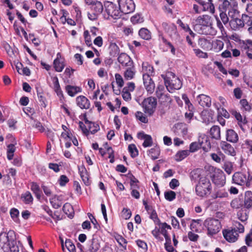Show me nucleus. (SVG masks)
Masks as SVG:
<instances>
[{
  "mask_svg": "<svg viewBox=\"0 0 252 252\" xmlns=\"http://www.w3.org/2000/svg\"><path fill=\"white\" fill-rule=\"evenodd\" d=\"M15 233L13 230L0 234V247L4 252H20L23 250V246L17 242Z\"/></svg>",
  "mask_w": 252,
  "mask_h": 252,
  "instance_id": "f257e3e1",
  "label": "nucleus"
},
{
  "mask_svg": "<svg viewBox=\"0 0 252 252\" xmlns=\"http://www.w3.org/2000/svg\"><path fill=\"white\" fill-rule=\"evenodd\" d=\"M193 27L195 31L200 34L215 35L216 30L212 27L211 17L208 15L198 16L194 20Z\"/></svg>",
  "mask_w": 252,
  "mask_h": 252,
  "instance_id": "f03ea898",
  "label": "nucleus"
},
{
  "mask_svg": "<svg viewBox=\"0 0 252 252\" xmlns=\"http://www.w3.org/2000/svg\"><path fill=\"white\" fill-rule=\"evenodd\" d=\"M161 76L164 79L165 85L169 92L172 93L174 90H179L182 87L181 80L172 72L168 71Z\"/></svg>",
  "mask_w": 252,
  "mask_h": 252,
  "instance_id": "7ed1b4c3",
  "label": "nucleus"
},
{
  "mask_svg": "<svg viewBox=\"0 0 252 252\" xmlns=\"http://www.w3.org/2000/svg\"><path fill=\"white\" fill-rule=\"evenodd\" d=\"M211 190L212 186L210 180L205 177H201L195 188L196 194L201 197H207L211 193Z\"/></svg>",
  "mask_w": 252,
  "mask_h": 252,
  "instance_id": "20e7f679",
  "label": "nucleus"
},
{
  "mask_svg": "<svg viewBox=\"0 0 252 252\" xmlns=\"http://www.w3.org/2000/svg\"><path fill=\"white\" fill-rule=\"evenodd\" d=\"M252 177L249 173L235 172L232 176L233 182L240 186H246L249 187L252 185Z\"/></svg>",
  "mask_w": 252,
  "mask_h": 252,
  "instance_id": "39448f33",
  "label": "nucleus"
},
{
  "mask_svg": "<svg viewBox=\"0 0 252 252\" xmlns=\"http://www.w3.org/2000/svg\"><path fill=\"white\" fill-rule=\"evenodd\" d=\"M105 11L107 14L114 19H118L122 16L120 9L112 2L107 1L104 3Z\"/></svg>",
  "mask_w": 252,
  "mask_h": 252,
  "instance_id": "423d86ee",
  "label": "nucleus"
},
{
  "mask_svg": "<svg viewBox=\"0 0 252 252\" xmlns=\"http://www.w3.org/2000/svg\"><path fill=\"white\" fill-rule=\"evenodd\" d=\"M118 2L122 13L129 14L135 9V4L132 0H118Z\"/></svg>",
  "mask_w": 252,
  "mask_h": 252,
  "instance_id": "0eeeda50",
  "label": "nucleus"
},
{
  "mask_svg": "<svg viewBox=\"0 0 252 252\" xmlns=\"http://www.w3.org/2000/svg\"><path fill=\"white\" fill-rule=\"evenodd\" d=\"M205 225L209 233L212 235L217 233L221 228L220 222L217 219H208L205 220Z\"/></svg>",
  "mask_w": 252,
  "mask_h": 252,
  "instance_id": "6e6552de",
  "label": "nucleus"
},
{
  "mask_svg": "<svg viewBox=\"0 0 252 252\" xmlns=\"http://www.w3.org/2000/svg\"><path fill=\"white\" fill-rule=\"evenodd\" d=\"M157 105V101L155 98L149 97L143 101V106L145 112L151 115L154 112Z\"/></svg>",
  "mask_w": 252,
  "mask_h": 252,
  "instance_id": "1a4fd4ad",
  "label": "nucleus"
},
{
  "mask_svg": "<svg viewBox=\"0 0 252 252\" xmlns=\"http://www.w3.org/2000/svg\"><path fill=\"white\" fill-rule=\"evenodd\" d=\"M222 234L225 239L230 243L236 242L239 237L238 233L235 229L232 227L223 230Z\"/></svg>",
  "mask_w": 252,
  "mask_h": 252,
  "instance_id": "9d476101",
  "label": "nucleus"
},
{
  "mask_svg": "<svg viewBox=\"0 0 252 252\" xmlns=\"http://www.w3.org/2000/svg\"><path fill=\"white\" fill-rule=\"evenodd\" d=\"M144 87L148 93L152 94L155 88V85L151 77L147 75H143Z\"/></svg>",
  "mask_w": 252,
  "mask_h": 252,
  "instance_id": "9b49d317",
  "label": "nucleus"
},
{
  "mask_svg": "<svg viewBox=\"0 0 252 252\" xmlns=\"http://www.w3.org/2000/svg\"><path fill=\"white\" fill-rule=\"evenodd\" d=\"M198 143L205 152H208L211 148L208 137L204 134H200L198 138Z\"/></svg>",
  "mask_w": 252,
  "mask_h": 252,
  "instance_id": "f8f14e48",
  "label": "nucleus"
},
{
  "mask_svg": "<svg viewBox=\"0 0 252 252\" xmlns=\"http://www.w3.org/2000/svg\"><path fill=\"white\" fill-rule=\"evenodd\" d=\"M7 137L11 138V142L12 143L7 146V158L8 159L11 160L13 158L14 153L16 150L15 145L17 144V142L15 138L11 134L8 135Z\"/></svg>",
  "mask_w": 252,
  "mask_h": 252,
  "instance_id": "ddd939ff",
  "label": "nucleus"
},
{
  "mask_svg": "<svg viewBox=\"0 0 252 252\" xmlns=\"http://www.w3.org/2000/svg\"><path fill=\"white\" fill-rule=\"evenodd\" d=\"M118 61L123 66L126 67L131 66L134 65L132 60L126 53H121L118 58Z\"/></svg>",
  "mask_w": 252,
  "mask_h": 252,
  "instance_id": "4468645a",
  "label": "nucleus"
},
{
  "mask_svg": "<svg viewBox=\"0 0 252 252\" xmlns=\"http://www.w3.org/2000/svg\"><path fill=\"white\" fill-rule=\"evenodd\" d=\"M161 27L170 37H172L176 34V26L174 24L163 22L161 24Z\"/></svg>",
  "mask_w": 252,
  "mask_h": 252,
  "instance_id": "2eb2a0df",
  "label": "nucleus"
},
{
  "mask_svg": "<svg viewBox=\"0 0 252 252\" xmlns=\"http://www.w3.org/2000/svg\"><path fill=\"white\" fill-rule=\"evenodd\" d=\"M174 131L179 136L184 137L188 133V127L183 123H178L175 125Z\"/></svg>",
  "mask_w": 252,
  "mask_h": 252,
  "instance_id": "dca6fc26",
  "label": "nucleus"
},
{
  "mask_svg": "<svg viewBox=\"0 0 252 252\" xmlns=\"http://www.w3.org/2000/svg\"><path fill=\"white\" fill-rule=\"evenodd\" d=\"M198 103L202 107H209L211 105V99L210 96L201 94L197 96Z\"/></svg>",
  "mask_w": 252,
  "mask_h": 252,
  "instance_id": "f3484780",
  "label": "nucleus"
},
{
  "mask_svg": "<svg viewBox=\"0 0 252 252\" xmlns=\"http://www.w3.org/2000/svg\"><path fill=\"white\" fill-rule=\"evenodd\" d=\"M220 147L223 151L227 155L234 156L235 155V151L234 148L225 141H221Z\"/></svg>",
  "mask_w": 252,
  "mask_h": 252,
  "instance_id": "a211bd4d",
  "label": "nucleus"
},
{
  "mask_svg": "<svg viewBox=\"0 0 252 252\" xmlns=\"http://www.w3.org/2000/svg\"><path fill=\"white\" fill-rule=\"evenodd\" d=\"M77 105L81 109H88L90 107V101L84 96L80 95L76 98Z\"/></svg>",
  "mask_w": 252,
  "mask_h": 252,
  "instance_id": "6ab92c4d",
  "label": "nucleus"
},
{
  "mask_svg": "<svg viewBox=\"0 0 252 252\" xmlns=\"http://www.w3.org/2000/svg\"><path fill=\"white\" fill-rule=\"evenodd\" d=\"M63 197L62 195H55L50 198V202L55 209H58L62 205Z\"/></svg>",
  "mask_w": 252,
  "mask_h": 252,
  "instance_id": "aec40b11",
  "label": "nucleus"
},
{
  "mask_svg": "<svg viewBox=\"0 0 252 252\" xmlns=\"http://www.w3.org/2000/svg\"><path fill=\"white\" fill-rule=\"evenodd\" d=\"M226 140L231 143H236L238 141V134L233 129H230L226 131Z\"/></svg>",
  "mask_w": 252,
  "mask_h": 252,
  "instance_id": "412c9836",
  "label": "nucleus"
},
{
  "mask_svg": "<svg viewBox=\"0 0 252 252\" xmlns=\"http://www.w3.org/2000/svg\"><path fill=\"white\" fill-rule=\"evenodd\" d=\"M127 68L124 72V76L125 79L129 80L132 79L135 74L136 70L134 65L126 67Z\"/></svg>",
  "mask_w": 252,
  "mask_h": 252,
  "instance_id": "4be33fe9",
  "label": "nucleus"
},
{
  "mask_svg": "<svg viewBox=\"0 0 252 252\" xmlns=\"http://www.w3.org/2000/svg\"><path fill=\"white\" fill-rule=\"evenodd\" d=\"M79 170L83 182L86 185L88 186L90 182L89 181V175L86 169L84 166H82L79 168Z\"/></svg>",
  "mask_w": 252,
  "mask_h": 252,
  "instance_id": "5701e85b",
  "label": "nucleus"
},
{
  "mask_svg": "<svg viewBox=\"0 0 252 252\" xmlns=\"http://www.w3.org/2000/svg\"><path fill=\"white\" fill-rule=\"evenodd\" d=\"M61 54L58 53L57 54V58L54 61V66L56 71L58 72H61L64 68V64L62 61H61Z\"/></svg>",
  "mask_w": 252,
  "mask_h": 252,
  "instance_id": "b1692460",
  "label": "nucleus"
},
{
  "mask_svg": "<svg viewBox=\"0 0 252 252\" xmlns=\"http://www.w3.org/2000/svg\"><path fill=\"white\" fill-rule=\"evenodd\" d=\"M53 82V89L57 95L60 97H63V93L60 87L58 78L55 76L52 78Z\"/></svg>",
  "mask_w": 252,
  "mask_h": 252,
  "instance_id": "393cba45",
  "label": "nucleus"
},
{
  "mask_svg": "<svg viewBox=\"0 0 252 252\" xmlns=\"http://www.w3.org/2000/svg\"><path fill=\"white\" fill-rule=\"evenodd\" d=\"M230 23L231 28L235 30L242 28L244 26L242 18L241 19L236 18L232 19L230 21Z\"/></svg>",
  "mask_w": 252,
  "mask_h": 252,
  "instance_id": "a878e982",
  "label": "nucleus"
},
{
  "mask_svg": "<svg viewBox=\"0 0 252 252\" xmlns=\"http://www.w3.org/2000/svg\"><path fill=\"white\" fill-rule=\"evenodd\" d=\"M210 135L213 138L216 140L220 139V130L219 126H214L210 130Z\"/></svg>",
  "mask_w": 252,
  "mask_h": 252,
  "instance_id": "bb28decb",
  "label": "nucleus"
},
{
  "mask_svg": "<svg viewBox=\"0 0 252 252\" xmlns=\"http://www.w3.org/2000/svg\"><path fill=\"white\" fill-rule=\"evenodd\" d=\"M228 194L227 191L224 189H217L212 195V197L213 199L217 198H223L227 197Z\"/></svg>",
  "mask_w": 252,
  "mask_h": 252,
  "instance_id": "cd10ccee",
  "label": "nucleus"
},
{
  "mask_svg": "<svg viewBox=\"0 0 252 252\" xmlns=\"http://www.w3.org/2000/svg\"><path fill=\"white\" fill-rule=\"evenodd\" d=\"M65 90L69 95L74 96L77 93L81 91V89L79 87L68 85L65 87Z\"/></svg>",
  "mask_w": 252,
  "mask_h": 252,
  "instance_id": "c85d7f7f",
  "label": "nucleus"
},
{
  "mask_svg": "<svg viewBox=\"0 0 252 252\" xmlns=\"http://www.w3.org/2000/svg\"><path fill=\"white\" fill-rule=\"evenodd\" d=\"M224 43L220 40H215L211 43V48H212L215 52H219L223 47Z\"/></svg>",
  "mask_w": 252,
  "mask_h": 252,
  "instance_id": "c756f323",
  "label": "nucleus"
},
{
  "mask_svg": "<svg viewBox=\"0 0 252 252\" xmlns=\"http://www.w3.org/2000/svg\"><path fill=\"white\" fill-rule=\"evenodd\" d=\"M189 153L188 150L180 151L175 155V159L177 161H181L189 156Z\"/></svg>",
  "mask_w": 252,
  "mask_h": 252,
  "instance_id": "7c9ffc66",
  "label": "nucleus"
},
{
  "mask_svg": "<svg viewBox=\"0 0 252 252\" xmlns=\"http://www.w3.org/2000/svg\"><path fill=\"white\" fill-rule=\"evenodd\" d=\"M142 71L143 72V75H147L150 76L154 72V68L148 63H143L142 64Z\"/></svg>",
  "mask_w": 252,
  "mask_h": 252,
  "instance_id": "2f4dec72",
  "label": "nucleus"
},
{
  "mask_svg": "<svg viewBox=\"0 0 252 252\" xmlns=\"http://www.w3.org/2000/svg\"><path fill=\"white\" fill-rule=\"evenodd\" d=\"M139 35L145 40H149L151 38V32L147 29L141 28L139 31Z\"/></svg>",
  "mask_w": 252,
  "mask_h": 252,
  "instance_id": "473e14b6",
  "label": "nucleus"
},
{
  "mask_svg": "<svg viewBox=\"0 0 252 252\" xmlns=\"http://www.w3.org/2000/svg\"><path fill=\"white\" fill-rule=\"evenodd\" d=\"M91 8L92 11L96 12V13L99 15L102 13L103 10L102 3L98 0H96L94 4L91 6Z\"/></svg>",
  "mask_w": 252,
  "mask_h": 252,
  "instance_id": "72a5a7b5",
  "label": "nucleus"
},
{
  "mask_svg": "<svg viewBox=\"0 0 252 252\" xmlns=\"http://www.w3.org/2000/svg\"><path fill=\"white\" fill-rule=\"evenodd\" d=\"M199 4L202 5V6H205L208 5L207 8H209L210 12L211 13L214 14L215 12V8L214 4L213 3V1H205V0H195Z\"/></svg>",
  "mask_w": 252,
  "mask_h": 252,
  "instance_id": "f704fd0d",
  "label": "nucleus"
},
{
  "mask_svg": "<svg viewBox=\"0 0 252 252\" xmlns=\"http://www.w3.org/2000/svg\"><path fill=\"white\" fill-rule=\"evenodd\" d=\"M159 154L160 150L158 147H155L151 149L148 152V155L154 160L157 159Z\"/></svg>",
  "mask_w": 252,
  "mask_h": 252,
  "instance_id": "c9c22d12",
  "label": "nucleus"
},
{
  "mask_svg": "<svg viewBox=\"0 0 252 252\" xmlns=\"http://www.w3.org/2000/svg\"><path fill=\"white\" fill-rule=\"evenodd\" d=\"M85 123L88 124L89 133L94 134L99 129V126L98 125L90 122L89 121H85Z\"/></svg>",
  "mask_w": 252,
  "mask_h": 252,
  "instance_id": "e433bc0d",
  "label": "nucleus"
},
{
  "mask_svg": "<svg viewBox=\"0 0 252 252\" xmlns=\"http://www.w3.org/2000/svg\"><path fill=\"white\" fill-rule=\"evenodd\" d=\"M245 206L247 208H250L252 206V192L247 191L245 197Z\"/></svg>",
  "mask_w": 252,
  "mask_h": 252,
  "instance_id": "4c0bfd02",
  "label": "nucleus"
},
{
  "mask_svg": "<svg viewBox=\"0 0 252 252\" xmlns=\"http://www.w3.org/2000/svg\"><path fill=\"white\" fill-rule=\"evenodd\" d=\"M198 44L199 46L204 50H209L211 49V42L205 38L200 39L198 41Z\"/></svg>",
  "mask_w": 252,
  "mask_h": 252,
  "instance_id": "58836bf2",
  "label": "nucleus"
},
{
  "mask_svg": "<svg viewBox=\"0 0 252 252\" xmlns=\"http://www.w3.org/2000/svg\"><path fill=\"white\" fill-rule=\"evenodd\" d=\"M222 168L229 175L233 170V163L230 161H225L223 164Z\"/></svg>",
  "mask_w": 252,
  "mask_h": 252,
  "instance_id": "ea45409f",
  "label": "nucleus"
},
{
  "mask_svg": "<svg viewBox=\"0 0 252 252\" xmlns=\"http://www.w3.org/2000/svg\"><path fill=\"white\" fill-rule=\"evenodd\" d=\"M100 245L97 240L93 239L91 240V244L89 248L90 252H96L99 249Z\"/></svg>",
  "mask_w": 252,
  "mask_h": 252,
  "instance_id": "a19ab883",
  "label": "nucleus"
},
{
  "mask_svg": "<svg viewBox=\"0 0 252 252\" xmlns=\"http://www.w3.org/2000/svg\"><path fill=\"white\" fill-rule=\"evenodd\" d=\"M237 8V6H234L233 5H232V6L229 9L228 12V16L233 19L237 18V16L239 14V11Z\"/></svg>",
  "mask_w": 252,
  "mask_h": 252,
  "instance_id": "79ce46f5",
  "label": "nucleus"
},
{
  "mask_svg": "<svg viewBox=\"0 0 252 252\" xmlns=\"http://www.w3.org/2000/svg\"><path fill=\"white\" fill-rule=\"evenodd\" d=\"M201 220H193L190 224V229L192 231H197L201 226Z\"/></svg>",
  "mask_w": 252,
  "mask_h": 252,
  "instance_id": "37998d69",
  "label": "nucleus"
},
{
  "mask_svg": "<svg viewBox=\"0 0 252 252\" xmlns=\"http://www.w3.org/2000/svg\"><path fill=\"white\" fill-rule=\"evenodd\" d=\"M23 201L26 204H29L32 202L33 198L31 193L29 191H27L22 195Z\"/></svg>",
  "mask_w": 252,
  "mask_h": 252,
  "instance_id": "c03bdc74",
  "label": "nucleus"
},
{
  "mask_svg": "<svg viewBox=\"0 0 252 252\" xmlns=\"http://www.w3.org/2000/svg\"><path fill=\"white\" fill-rule=\"evenodd\" d=\"M233 229H235L237 233H243L244 232V226L239 222L235 221L233 223Z\"/></svg>",
  "mask_w": 252,
  "mask_h": 252,
  "instance_id": "a18cd8bd",
  "label": "nucleus"
},
{
  "mask_svg": "<svg viewBox=\"0 0 252 252\" xmlns=\"http://www.w3.org/2000/svg\"><path fill=\"white\" fill-rule=\"evenodd\" d=\"M232 6L231 2L228 0H224L222 3L219 6V10L220 11L225 12L229 7Z\"/></svg>",
  "mask_w": 252,
  "mask_h": 252,
  "instance_id": "49530a36",
  "label": "nucleus"
},
{
  "mask_svg": "<svg viewBox=\"0 0 252 252\" xmlns=\"http://www.w3.org/2000/svg\"><path fill=\"white\" fill-rule=\"evenodd\" d=\"M65 246L70 252H76L75 246L70 239H67L65 242Z\"/></svg>",
  "mask_w": 252,
  "mask_h": 252,
  "instance_id": "de8ad7c7",
  "label": "nucleus"
},
{
  "mask_svg": "<svg viewBox=\"0 0 252 252\" xmlns=\"http://www.w3.org/2000/svg\"><path fill=\"white\" fill-rule=\"evenodd\" d=\"M165 198L169 201H172L176 197V193L172 190H168L164 192Z\"/></svg>",
  "mask_w": 252,
  "mask_h": 252,
  "instance_id": "09e8293b",
  "label": "nucleus"
},
{
  "mask_svg": "<svg viewBox=\"0 0 252 252\" xmlns=\"http://www.w3.org/2000/svg\"><path fill=\"white\" fill-rule=\"evenodd\" d=\"M235 117L238 121V124L241 127V129H243V125H244L246 123L247 121L245 119H243L242 116L239 113L235 112Z\"/></svg>",
  "mask_w": 252,
  "mask_h": 252,
  "instance_id": "8fccbe9b",
  "label": "nucleus"
},
{
  "mask_svg": "<svg viewBox=\"0 0 252 252\" xmlns=\"http://www.w3.org/2000/svg\"><path fill=\"white\" fill-rule=\"evenodd\" d=\"M135 117L137 120L144 123H148V120L145 115L141 112L137 111L135 113Z\"/></svg>",
  "mask_w": 252,
  "mask_h": 252,
  "instance_id": "3c124183",
  "label": "nucleus"
},
{
  "mask_svg": "<svg viewBox=\"0 0 252 252\" xmlns=\"http://www.w3.org/2000/svg\"><path fill=\"white\" fill-rule=\"evenodd\" d=\"M63 210L64 213L69 216L73 212V208L70 204L66 203L63 206Z\"/></svg>",
  "mask_w": 252,
  "mask_h": 252,
  "instance_id": "603ef678",
  "label": "nucleus"
},
{
  "mask_svg": "<svg viewBox=\"0 0 252 252\" xmlns=\"http://www.w3.org/2000/svg\"><path fill=\"white\" fill-rule=\"evenodd\" d=\"M237 217L239 220L242 222L245 221L248 219V216L245 211L239 210L237 213Z\"/></svg>",
  "mask_w": 252,
  "mask_h": 252,
  "instance_id": "864d4df0",
  "label": "nucleus"
},
{
  "mask_svg": "<svg viewBox=\"0 0 252 252\" xmlns=\"http://www.w3.org/2000/svg\"><path fill=\"white\" fill-rule=\"evenodd\" d=\"M128 151L132 158L138 156V151L134 144H130L128 146Z\"/></svg>",
  "mask_w": 252,
  "mask_h": 252,
  "instance_id": "5fc2aeb1",
  "label": "nucleus"
},
{
  "mask_svg": "<svg viewBox=\"0 0 252 252\" xmlns=\"http://www.w3.org/2000/svg\"><path fill=\"white\" fill-rule=\"evenodd\" d=\"M193 51L196 56L199 58L207 59L208 57V55L207 53L204 52L199 49H194Z\"/></svg>",
  "mask_w": 252,
  "mask_h": 252,
  "instance_id": "6e6d98bb",
  "label": "nucleus"
},
{
  "mask_svg": "<svg viewBox=\"0 0 252 252\" xmlns=\"http://www.w3.org/2000/svg\"><path fill=\"white\" fill-rule=\"evenodd\" d=\"M242 18L243 20L244 25H247L250 26L252 24V17L249 16L246 14H242Z\"/></svg>",
  "mask_w": 252,
  "mask_h": 252,
  "instance_id": "4d7b16f0",
  "label": "nucleus"
},
{
  "mask_svg": "<svg viewBox=\"0 0 252 252\" xmlns=\"http://www.w3.org/2000/svg\"><path fill=\"white\" fill-rule=\"evenodd\" d=\"M2 45L6 51L9 56H12L13 55V51L8 43L5 41L2 42Z\"/></svg>",
  "mask_w": 252,
  "mask_h": 252,
  "instance_id": "13d9d810",
  "label": "nucleus"
},
{
  "mask_svg": "<svg viewBox=\"0 0 252 252\" xmlns=\"http://www.w3.org/2000/svg\"><path fill=\"white\" fill-rule=\"evenodd\" d=\"M10 214L12 219L15 221H17L19 214L18 210L14 208L11 209L10 211Z\"/></svg>",
  "mask_w": 252,
  "mask_h": 252,
  "instance_id": "bf43d9fd",
  "label": "nucleus"
},
{
  "mask_svg": "<svg viewBox=\"0 0 252 252\" xmlns=\"http://www.w3.org/2000/svg\"><path fill=\"white\" fill-rule=\"evenodd\" d=\"M138 181L135 177H132L130 179V189L131 190L133 189H137L139 188V186L138 185Z\"/></svg>",
  "mask_w": 252,
  "mask_h": 252,
  "instance_id": "052dcab7",
  "label": "nucleus"
},
{
  "mask_svg": "<svg viewBox=\"0 0 252 252\" xmlns=\"http://www.w3.org/2000/svg\"><path fill=\"white\" fill-rule=\"evenodd\" d=\"M179 23L180 24V26L182 27V28L185 30V31L187 32H189V34L194 36V33L189 28V25L188 24H185L183 23L181 21H180Z\"/></svg>",
  "mask_w": 252,
  "mask_h": 252,
  "instance_id": "680f3d73",
  "label": "nucleus"
},
{
  "mask_svg": "<svg viewBox=\"0 0 252 252\" xmlns=\"http://www.w3.org/2000/svg\"><path fill=\"white\" fill-rule=\"evenodd\" d=\"M115 77L116 82L118 86L120 88L122 87L124 85V82L122 76L119 73H116Z\"/></svg>",
  "mask_w": 252,
  "mask_h": 252,
  "instance_id": "e2e57ef3",
  "label": "nucleus"
},
{
  "mask_svg": "<svg viewBox=\"0 0 252 252\" xmlns=\"http://www.w3.org/2000/svg\"><path fill=\"white\" fill-rule=\"evenodd\" d=\"M150 215V218L154 220L155 223L159 224V220L158 218L157 214L155 210L152 211L151 213L149 214Z\"/></svg>",
  "mask_w": 252,
  "mask_h": 252,
  "instance_id": "0e129e2a",
  "label": "nucleus"
},
{
  "mask_svg": "<svg viewBox=\"0 0 252 252\" xmlns=\"http://www.w3.org/2000/svg\"><path fill=\"white\" fill-rule=\"evenodd\" d=\"M144 140L143 146L144 147H150L152 145L153 140L152 137L150 135H148Z\"/></svg>",
  "mask_w": 252,
  "mask_h": 252,
  "instance_id": "69168bd1",
  "label": "nucleus"
},
{
  "mask_svg": "<svg viewBox=\"0 0 252 252\" xmlns=\"http://www.w3.org/2000/svg\"><path fill=\"white\" fill-rule=\"evenodd\" d=\"M200 148H201V147L197 142H192L190 144L189 146V153H193L196 151Z\"/></svg>",
  "mask_w": 252,
  "mask_h": 252,
  "instance_id": "338daca9",
  "label": "nucleus"
},
{
  "mask_svg": "<svg viewBox=\"0 0 252 252\" xmlns=\"http://www.w3.org/2000/svg\"><path fill=\"white\" fill-rule=\"evenodd\" d=\"M61 186H64L69 182V179L65 175H61L58 180Z\"/></svg>",
  "mask_w": 252,
  "mask_h": 252,
  "instance_id": "774afa93",
  "label": "nucleus"
}]
</instances>
